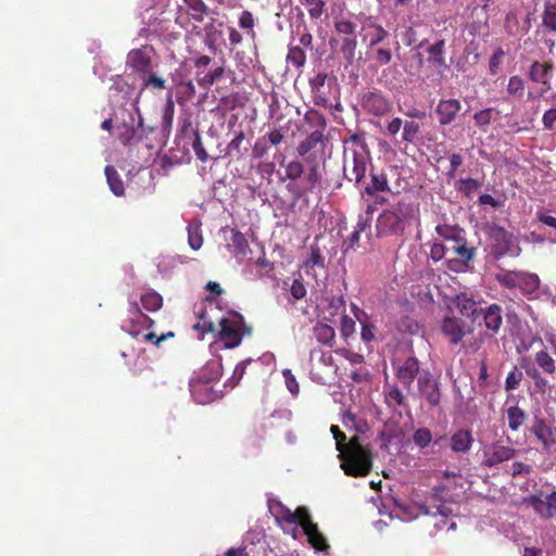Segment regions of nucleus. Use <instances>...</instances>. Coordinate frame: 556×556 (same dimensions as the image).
Listing matches in <instances>:
<instances>
[{
	"label": "nucleus",
	"instance_id": "obj_18",
	"mask_svg": "<svg viewBox=\"0 0 556 556\" xmlns=\"http://www.w3.org/2000/svg\"><path fill=\"white\" fill-rule=\"evenodd\" d=\"M441 330L451 344H458L467 333L466 323L454 316H447L442 320Z\"/></svg>",
	"mask_w": 556,
	"mask_h": 556
},
{
	"label": "nucleus",
	"instance_id": "obj_6",
	"mask_svg": "<svg viewBox=\"0 0 556 556\" xmlns=\"http://www.w3.org/2000/svg\"><path fill=\"white\" fill-rule=\"evenodd\" d=\"M219 338L228 349L237 348L244 333H251V327L245 326L242 315L236 313L232 318H222L219 321Z\"/></svg>",
	"mask_w": 556,
	"mask_h": 556
},
{
	"label": "nucleus",
	"instance_id": "obj_28",
	"mask_svg": "<svg viewBox=\"0 0 556 556\" xmlns=\"http://www.w3.org/2000/svg\"><path fill=\"white\" fill-rule=\"evenodd\" d=\"M541 26L547 33L556 34V2H546L541 14Z\"/></svg>",
	"mask_w": 556,
	"mask_h": 556
},
{
	"label": "nucleus",
	"instance_id": "obj_36",
	"mask_svg": "<svg viewBox=\"0 0 556 556\" xmlns=\"http://www.w3.org/2000/svg\"><path fill=\"white\" fill-rule=\"evenodd\" d=\"M231 245L237 257H245L251 253L249 242L245 236L240 231H233L231 237Z\"/></svg>",
	"mask_w": 556,
	"mask_h": 556
},
{
	"label": "nucleus",
	"instance_id": "obj_21",
	"mask_svg": "<svg viewBox=\"0 0 556 556\" xmlns=\"http://www.w3.org/2000/svg\"><path fill=\"white\" fill-rule=\"evenodd\" d=\"M503 309L498 304H491L485 308H480V314L483 315L485 327L494 333H497L503 324Z\"/></svg>",
	"mask_w": 556,
	"mask_h": 556
},
{
	"label": "nucleus",
	"instance_id": "obj_12",
	"mask_svg": "<svg viewBox=\"0 0 556 556\" xmlns=\"http://www.w3.org/2000/svg\"><path fill=\"white\" fill-rule=\"evenodd\" d=\"M366 169L367 159L365 155L355 150H352L351 156L346 151L344 152L343 174L348 180L358 184L365 177Z\"/></svg>",
	"mask_w": 556,
	"mask_h": 556
},
{
	"label": "nucleus",
	"instance_id": "obj_25",
	"mask_svg": "<svg viewBox=\"0 0 556 556\" xmlns=\"http://www.w3.org/2000/svg\"><path fill=\"white\" fill-rule=\"evenodd\" d=\"M473 438L468 430H458L451 437V448L456 453H466L471 448Z\"/></svg>",
	"mask_w": 556,
	"mask_h": 556
},
{
	"label": "nucleus",
	"instance_id": "obj_31",
	"mask_svg": "<svg viewBox=\"0 0 556 556\" xmlns=\"http://www.w3.org/2000/svg\"><path fill=\"white\" fill-rule=\"evenodd\" d=\"M106 182L110 187V190L116 195L122 197L125 193L124 182L117 173V170L112 165H106L105 169Z\"/></svg>",
	"mask_w": 556,
	"mask_h": 556
},
{
	"label": "nucleus",
	"instance_id": "obj_64",
	"mask_svg": "<svg viewBox=\"0 0 556 556\" xmlns=\"http://www.w3.org/2000/svg\"><path fill=\"white\" fill-rule=\"evenodd\" d=\"M355 331V321L349 317L348 315L343 314L341 316V325H340V332L342 337L349 338L351 334H353Z\"/></svg>",
	"mask_w": 556,
	"mask_h": 556
},
{
	"label": "nucleus",
	"instance_id": "obj_52",
	"mask_svg": "<svg viewBox=\"0 0 556 556\" xmlns=\"http://www.w3.org/2000/svg\"><path fill=\"white\" fill-rule=\"evenodd\" d=\"M386 401L389 406H403L405 405V397L399 387L393 386L386 393Z\"/></svg>",
	"mask_w": 556,
	"mask_h": 556
},
{
	"label": "nucleus",
	"instance_id": "obj_5",
	"mask_svg": "<svg viewBox=\"0 0 556 556\" xmlns=\"http://www.w3.org/2000/svg\"><path fill=\"white\" fill-rule=\"evenodd\" d=\"M445 250H447L448 255L446 266L455 273L466 271L477 253L475 247L468 245L466 235L446 243Z\"/></svg>",
	"mask_w": 556,
	"mask_h": 556
},
{
	"label": "nucleus",
	"instance_id": "obj_17",
	"mask_svg": "<svg viewBox=\"0 0 556 556\" xmlns=\"http://www.w3.org/2000/svg\"><path fill=\"white\" fill-rule=\"evenodd\" d=\"M462 104L457 99L439 100L434 113L441 126H447L454 123L459 115Z\"/></svg>",
	"mask_w": 556,
	"mask_h": 556
},
{
	"label": "nucleus",
	"instance_id": "obj_29",
	"mask_svg": "<svg viewBox=\"0 0 556 556\" xmlns=\"http://www.w3.org/2000/svg\"><path fill=\"white\" fill-rule=\"evenodd\" d=\"M455 303L456 307L463 316L476 317L478 314H480L478 303L464 293L456 296Z\"/></svg>",
	"mask_w": 556,
	"mask_h": 556
},
{
	"label": "nucleus",
	"instance_id": "obj_20",
	"mask_svg": "<svg viewBox=\"0 0 556 556\" xmlns=\"http://www.w3.org/2000/svg\"><path fill=\"white\" fill-rule=\"evenodd\" d=\"M336 371L337 366L329 353L321 352L318 362L312 365V374L324 384L327 382V378H330Z\"/></svg>",
	"mask_w": 556,
	"mask_h": 556
},
{
	"label": "nucleus",
	"instance_id": "obj_50",
	"mask_svg": "<svg viewBox=\"0 0 556 556\" xmlns=\"http://www.w3.org/2000/svg\"><path fill=\"white\" fill-rule=\"evenodd\" d=\"M403 128V121L401 117H393L386 125L384 134L390 137L394 144H397L400 141L397 139V135L400 130Z\"/></svg>",
	"mask_w": 556,
	"mask_h": 556
},
{
	"label": "nucleus",
	"instance_id": "obj_47",
	"mask_svg": "<svg viewBox=\"0 0 556 556\" xmlns=\"http://www.w3.org/2000/svg\"><path fill=\"white\" fill-rule=\"evenodd\" d=\"M481 188V182L473 178H460L457 181V190L466 197H471Z\"/></svg>",
	"mask_w": 556,
	"mask_h": 556
},
{
	"label": "nucleus",
	"instance_id": "obj_37",
	"mask_svg": "<svg viewBox=\"0 0 556 556\" xmlns=\"http://www.w3.org/2000/svg\"><path fill=\"white\" fill-rule=\"evenodd\" d=\"M534 361L536 365L547 375L556 374V364L553 357L544 350L535 353Z\"/></svg>",
	"mask_w": 556,
	"mask_h": 556
},
{
	"label": "nucleus",
	"instance_id": "obj_19",
	"mask_svg": "<svg viewBox=\"0 0 556 556\" xmlns=\"http://www.w3.org/2000/svg\"><path fill=\"white\" fill-rule=\"evenodd\" d=\"M427 61L440 74L450 68L446 62L445 40L440 39L427 48Z\"/></svg>",
	"mask_w": 556,
	"mask_h": 556
},
{
	"label": "nucleus",
	"instance_id": "obj_2",
	"mask_svg": "<svg viewBox=\"0 0 556 556\" xmlns=\"http://www.w3.org/2000/svg\"><path fill=\"white\" fill-rule=\"evenodd\" d=\"M339 453L341 468L346 476L364 477L371 471V451L361 443L358 437H353Z\"/></svg>",
	"mask_w": 556,
	"mask_h": 556
},
{
	"label": "nucleus",
	"instance_id": "obj_11",
	"mask_svg": "<svg viewBox=\"0 0 556 556\" xmlns=\"http://www.w3.org/2000/svg\"><path fill=\"white\" fill-rule=\"evenodd\" d=\"M152 53L153 48L150 46L132 49L127 55V65L141 78L152 71Z\"/></svg>",
	"mask_w": 556,
	"mask_h": 556
},
{
	"label": "nucleus",
	"instance_id": "obj_48",
	"mask_svg": "<svg viewBox=\"0 0 556 556\" xmlns=\"http://www.w3.org/2000/svg\"><path fill=\"white\" fill-rule=\"evenodd\" d=\"M304 121L311 126L315 127V130H321V132L324 134L325 128L327 126L326 117L324 114L316 110H311L306 112Z\"/></svg>",
	"mask_w": 556,
	"mask_h": 556
},
{
	"label": "nucleus",
	"instance_id": "obj_8",
	"mask_svg": "<svg viewBox=\"0 0 556 556\" xmlns=\"http://www.w3.org/2000/svg\"><path fill=\"white\" fill-rule=\"evenodd\" d=\"M395 378L407 391L412 390L414 380L422 372L417 357L408 356L404 359L396 358L392 362Z\"/></svg>",
	"mask_w": 556,
	"mask_h": 556
},
{
	"label": "nucleus",
	"instance_id": "obj_61",
	"mask_svg": "<svg viewBox=\"0 0 556 556\" xmlns=\"http://www.w3.org/2000/svg\"><path fill=\"white\" fill-rule=\"evenodd\" d=\"M542 124L545 130L556 132V108H551L544 112Z\"/></svg>",
	"mask_w": 556,
	"mask_h": 556
},
{
	"label": "nucleus",
	"instance_id": "obj_27",
	"mask_svg": "<svg viewBox=\"0 0 556 556\" xmlns=\"http://www.w3.org/2000/svg\"><path fill=\"white\" fill-rule=\"evenodd\" d=\"M117 138L124 146H130L134 142L140 141L141 138H137L136 134L137 130L134 126V117L130 116L129 122H123L122 124L117 125Z\"/></svg>",
	"mask_w": 556,
	"mask_h": 556
},
{
	"label": "nucleus",
	"instance_id": "obj_49",
	"mask_svg": "<svg viewBox=\"0 0 556 556\" xmlns=\"http://www.w3.org/2000/svg\"><path fill=\"white\" fill-rule=\"evenodd\" d=\"M305 268L307 271L309 269H314V267L324 268L325 267V260L321 255L320 249L317 245L311 247V255L304 263Z\"/></svg>",
	"mask_w": 556,
	"mask_h": 556
},
{
	"label": "nucleus",
	"instance_id": "obj_14",
	"mask_svg": "<svg viewBox=\"0 0 556 556\" xmlns=\"http://www.w3.org/2000/svg\"><path fill=\"white\" fill-rule=\"evenodd\" d=\"M554 63L552 61H533L528 68L527 77L530 81L543 86V91L552 89Z\"/></svg>",
	"mask_w": 556,
	"mask_h": 556
},
{
	"label": "nucleus",
	"instance_id": "obj_26",
	"mask_svg": "<svg viewBox=\"0 0 556 556\" xmlns=\"http://www.w3.org/2000/svg\"><path fill=\"white\" fill-rule=\"evenodd\" d=\"M365 191L367 194L371 197L377 194L378 192H389L390 187L387 175L382 172L372 170L370 173V182L365 188Z\"/></svg>",
	"mask_w": 556,
	"mask_h": 556
},
{
	"label": "nucleus",
	"instance_id": "obj_55",
	"mask_svg": "<svg viewBox=\"0 0 556 556\" xmlns=\"http://www.w3.org/2000/svg\"><path fill=\"white\" fill-rule=\"evenodd\" d=\"M414 443L424 448L427 447L432 441V434L429 429L421 428L415 431L413 435Z\"/></svg>",
	"mask_w": 556,
	"mask_h": 556
},
{
	"label": "nucleus",
	"instance_id": "obj_16",
	"mask_svg": "<svg viewBox=\"0 0 556 556\" xmlns=\"http://www.w3.org/2000/svg\"><path fill=\"white\" fill-rule=\"evenodd\" d=\"M526 502L540 515L543 519H551L556 516V491L547 494L545 498L541 495H531Z\"/></svg>",
	"mask_w": 556,
	"mask_h": 556
},
{
	"label": "nucleus",
	"instance_id": "obj_4",
	"mask_svg": "<svg viewBox=\"0 0 556 556\" xmlns=\"http://www.w3.org/2000/svg\"><path fill=\"white\" fill-rule=\"evenodd\" d=\"M495 280L506 289H519L525 295L536 293L541 283L536 274L523 270H502L495 275Z\"/></svg>",
	"mask_w": 556,
	"mask_h": 556
},
{
	"label": "nucleus",
	"instance_id": "obj_59",
	"mask_svg": "<svg viewBox=\"0 0 556 556\" xmlns=\"http://www.w3.org/2000/svg\"><path fill=\"white\" fill-rule=\"evenodd\" d=\"M505 56V51L500 47L497 48L489 60V72L491 75H496L500 70V65L502 64L503 58Z\"/></svg>",
	"mask_w": 556,
	"mask_h": 556
},
{
	"label": "nucleus",
	"instance_id": "obj_42",
	"mask_svg": "<svg viewBox=\"0 0 556 556\" xmlns=\"http://www.w3.org/2000/svg\"><path fill=\"white\" fill-rule=\"evenodd\" d=\"M140 301L143 308L149 312H156L163 304L162 296L154 291L142 294Z\"/></svg>",
	"mask_w": 556,
	"mask_h": 556
},
{
	"label": "nucleus",
	"instance_id": "obj_43",
	"mask_svg": "<svg viewBox=\"0 0 556 556\" xmlns=\"http://www.w3.org/2000/svg\"><path fill=\"white\" fill-rule=\"evenodd\" d=\"M188 243L192 250H199L203 244L201 226L199 224H189L187 227Z\"/></svg>",
	"mask_w": 556,
	"mask_h": 556
},
{
	"label": "nucleus",
	"instance_id": "obj_53",
	"mask_svg": "<svg viewBox=\"0 0 556 556\" xmlns=\"http://www.w3.org/2000/svg\"><path fill=\"white\" fill-rule=\"evenodd\" d=\"M192 135H193L192 149H193L197 157L201 162H206L208 160V154H207L205 148L203 147L200 131L192 130Z\"/></svg>",
	"mask_w": 556,
	"mask_h": 556
},
{
	"label": "nucleus",
	"instance_id": "obj_9",
	"mask_svg": "<svg viewBox=\"0 0 556 556\" xmlns=\"http://www.w3.org/2000/svg\"><path fill=\"white\" fill-rule=\"evenodd\" d=\"M326 137L321 130L312 131L296 147V152L307 163H315L325 153Z\"/></svg>",
	"mask_w": 556,
	"mask_h": 556
},
{
	"label": "nucleus",
	"instance_id": "obj_51",
	"mask_svg": "<svg viewBox=\"0 0 556 556\" xmlns=\"http://www.w3.org/2000/svg\"><path fill=\"white\" fill-rule=\"evenodd\" d=\"M334 29L338 34L345 37L356 36V24L350 20H337L334 22Z\"/></svg>",
	"mask_w": 556,
	"mask_h": 556
},
{
	"label": "nucleus",
	"instance_id": "obj_40",
	"mask_svg": "<svg viewBox=\"0 0 556 556\" xmlns=\"http://www.w3.org/2000/svg\"><path fill=\"white\" fill-rule=\"evenodd\" d=\"M184 3L187 5L190 15L193 20L197 22H202L204 18V15L207 14L208 8L204 3L203 0H182Z\"/></svg>",
	"mask_w": 556,
	"mask_h": 556
},
{
	"label": "nucleus",
	"instance_id": "obj_30",
	"mask_svg": "<svg viewBox=\"0 0 556 556\" xmlns=\"http://www.w3.org/2000/svg\"><path fill=\"white\" fill-rule=\"evenodd\" d=\"M313 333L319 343L332 346L336 337V332L332 326H329L323 321H318L313 328Z\"/></svg>",
	"mask_w": 556,
	"mask_h": 556
},
{
	"label": "nucleus",
	"instance_id": "obj_60",
	"mask_svg": "<svg viewBox=\"0 0 556 556\" xmlns=\"http://www.w3.org/2000/svg\"><path fill=\"white\" fill-rule=\"evenodd\" d=\"M445 249H446V243L433 242L430 245V254L429 255L434 262L442 261L443 258L447 260L448 255H447V250H445Z\"/></svg>",
	"mask_w": 556,
	"mask_h": 556
},
{
	"label": "nucleus",
	"instance_id": "obj_63",
	"mask_svg": "<svg viewBox=\"0 0 556 556\" xmlns=\"http://www.w3.org/2000/svg\"><path fill=\"white\" fill-rule=\"evenodd\" d=\"M521 379L522 374L518 371L517 368L515 367L514 370H511L506 377L505 389L507 391L517 389L521 382Z\"/></svg>",
	"mask_w": 556,
	"mask_h": 556
},
{
	"label": "nucleus",
	"instance_id": "obj_33",
	"mask_svg": "<svg viewBox=\"0 0 556 556\" xmlns=\"http://www.w3.org/2000/svg\"><path fill=\"white\" fill-rule=\"evenodd\" d=\"M367 49L370 58L380 66L388 65L392 61V50L383 43L375 48Z\"/></svg>",
	"mask_w": 556,
	"mask_h": 556
},
{
	"label": "nucleus",
	"instance_id": "obj_35",
	"mask_svg": "<svg viewBox=\"0 0 556 556\" xmlns=\"http://www.w3.org/2000/svg\"><path fill=\"white\" fill-rule=\"evenodd\" d=\"M288 522L299 525L303 531L308 528V526L313 525V520L308 510L305 507H298L293 513H290L286 518Z\"/></svg>",
	"mask_w": 556,
	"mask_h": 556
},
{
	"label": "nucleus",
	"instance_id": "obj_56",
	"mask_svg": "<svg viewBox=\"0 0 556 556\" xmlns=\"http://www.w3.org/2000/svg\"><path fill=\"white\" fill-rule=\"evenodd\" d=\"M304 167L300 161H291L285 166L286 178L295 180L303 174Z\"/></svg>",
	"mask_w": 556,
	"mask_h": 556
},
{
	"label": "nucleus",
	"instance_id": "obj_45",
	"mask_svg": "<svg viewBox=\"0 0 556 556\" xmlns=\"http://www.w3.org/2000/svg\"><path fill=\"white\" fill-rule=\"evenodd\" d=\"M419 131H420V125L417 122H414V121L404 122L401 141L407 142V143L415 142Z\"/></svg>",
	"mask_w": 556,
	"mask_h": 556
},
{
	"label": "nucleus",
	"instance_id": "obj_58",
	"mask_svg": "<svg viewBox=\"0 0 556 556\" xmlns=\"http://www.w3.org/2000/svg\"><path fill=\"white\" fill-rule=\"evenodd\" d=\"M533 469L531 465L522 462H514L510 467V475L514 478L523 477L527 478L532 473Z\"/></svg>",
	"mask_w": 556,
	"mask_h": 556
},
{
	"label": "nucleus",
	"instance_id": "obj_13",
	"mask_svg": "<svg viewBox=\"0 0 556 556\" xmlns=\"http://www.w3.org/2000/svg\"><path fill=\"white\" fill-rule=\"evenodd\" d=\"M417 387L419 393L426 399L429 406H438L441 402L439 382L428 370H422L418 376Z\"/></svg>",
	"mask_w": 556,
	"mask_h": 556
},
{
	"label": "nucleus",
	"instance_id": "obj_46",
	"mask_svg": "<svg viewBox=\"0 0 556 556\" xmlns=\"http://www.w3.org/2000/svg\"><path fill=\"white\" fill-rule=\"evenodd\" d=\"M357 47L356 36L344 37L341 42V52L348 63L352 64L355 58Z\"/></svg>",
	"mask_w": 556,
	"mask_h": 556
},
{
	"label": "nucleus",
	"instance_id": "obj_62",
	"mask_svg": "<svg viewBox=\"0 0 556 556\" xmlns=\"http://www.w3.org/2000/svg\"><path fill=\"white\" fill-rule=\"evenodd\" d=\"M492 116H493V109L489 108V109H484V110L477 112L473 115V121L477 126L484 127L491 123Z\"/></svg>",
	"mask_w": 556,
	"mask_h": 556
},
{
	"label": "nucleus",
	"instance_id": "obj_39",
	"mask_svg": "<svg viewBox=\"0 0 556 556\" xmlns=\"http://www.w3.org/2000/svg\"><path fill=\"white\" fill-rule=\"evenodd\" d=\"M435 231L444 240L443 243H448L458 239V237L466 235L463 228L450 225H438L435 227Z\"/></svg>",
	"mask_w": 556,
	"mask_h": 556
},
{
	"label": "nucleus",
	"instance_id": "obj_7",
	"mask_svg": "<svg viewBox=\"0 0 556 556\" xmlns=\"http://www.w3.org/2000/svg\"><path fill=\"white\" fill-rule=\"evenodd\" d=\"M517 455V450L511 445L505 444L503 441H495L486 444L482 448L481 465L486 468H494L498 465L508 462Z\"/></svg>",
	"mask_w": 556,
	"mask_h": 556
},
{
	"label": "nucleus",
	"instance_id": "obj_3",
	"mask_svg": "<svg viewBox=\"0 0 556 556\" xmlns=\"http://www.w3.org/2000/svg\"><path fill=\"white\" fill-rule=\"evenodd\" d=\"M489 239L491 253L494 258L500 260L504 256L518 257L521 248L517 237L506 230L504 227L493 224L489 226Z\"/></svg>",
	"mask_w": 556,
	"mask_h": 556
},
{
	"label": "nucleus",
	"instance_id": "obj_22",
	"mask_svg": "<svg viewBox=\"0 0 556 556\" xmlns=\"http://www.w3.org/2000/svg\"><path fill=\"white\" fill-rule=\"evenodd\" d=\"M190 391L192 396L201 404L211 402L215 397V392L207 381L193 379L190 382Z\"/></svg>",
	"mask_w": 556,
	"mask_h": 556
},
{
	"label": "nucleus",
	"instance_id": "obj_32",
	"mask_svg": "<svg viewBox=\"0 0 556 556\" xmlns=\"http://www.w3.org/2000/svg\"><path fill=\"white\" fill-rule=\"evenodd\" d=\"M506 416L508 420V428L511 431H517L525 424L527 419L526 412L518 405H514L507 408Z\"/></svg>",
	"mask_w": 556,
	"mask_h": 556
},
{
	"label": "nucleus",
	"instance_id": "obj_54",
	"mask_svg": "<svg viewBox=\"0 0 556 556\" xmlns=\"http://www.w3.org/2000/svg\"><path fill=\"white\" fill-rule=\"evenodd\" d=\"M239 26L242 28V29H248V34L254 38L255 37V31H254V26H255V20H254V16L252 14V12L250 11H243L239 17Z\"/></svg>",
	"mask_w": 556,
	"mask_h": 556
},
{
	"label": "nucleus",
	"instance_id": "obj_1",
	"mask_svg": "<svg viewBox=\"0 0 556 556\" xmlns=\"http://www.w3.org/2000/svg\"><path fill=\"white\" fill-rule=\"evenodd\" d=\"M418 214V204L409 199L402 198L378 216L376 222L377 237H402L406 226L417 219Z\"/></svg>",
	"mask_w": 556,
	"mask_h": 556
},
{
	"label": "nucleus",
	"instance_id": "obj_23",
	"mask_svg": "<svg viewBox=\"0 0 556 556\" xmlns=\"http://www.w3.org/2000/svg\"><path fill=\"white\" fill-rule=\"evenodd\" d=\"M304 534L307 536L308 543L319 552H324L326 554L329 553L330 545L327 542L325 535L319 531L317 523H313L308 526L306 530H304Z\"/></svg>",
	"mask_w": 556,
	"mask_h": 556
},
{
	"label": "nucleus",
	"instance_id": "obj_10",
	"mask_svg": "<svg viewBox=\"0 0 556 556\" xmlns=\"http://www.w3.org/2000/svg\"><path fill=\"white\" fill-rule=\"evenodd\" d=\"M362 109L370 115L381 117L392 111V103L379 91H368L362 96Z\"/></svg>",
	"mask_w": 556,
	"mask_h": 556
},
{
	"label": "nucleus",
	"instance_id": "obj_44",
	"mask_svg": "<svg viewBox=\"0 0 556 556\" xmlns=\"http://www.w3.org/2000/svg\"><path fill=\"white\" fill-rule=\"evenodd\" d=\"M287 62L300 68L306 63V53L300 46H289Z\"/></svg>",
	"mask_w": 556,
	"mask_h": 556
},
{
	"label": "nucleus",
	"instance_id": "obj_15",
	"mask_svg": "<svg viewBox=\"0 0 556 556\" xmlns=\"http://www.w3.org/2000/svg\"><path fill=\"white\" fill-rule=\"evenodd\" d=\"M530 432L542 444L543 452L549 453L556 446V428L549 426L545 419L536 418Z\"/></svg>",
	"mask_w": 556,
	"mask_h": 556
},
{
	"label": "nucleus",
	"instance_id": "obj_24",
	"mask_svg": "<svg viewBox=\"0 0 556 556\" xmlns=\"http://www.w3.org/2000/svg\"><path fill=\"white\" fill-rule=\"evenodd\" d=\"M366 28L369 30L366 36V38H368L367 48H375L382 45L390 37V33L381 24L376 22L370 21L366 25Z\"/></svg>",
	"mask_w": 556,
	"mask_h": 556
},
{
	"label": "nucleus",
	"instance_id": "obj_34",
	"mask_svg": "<svg viewBox=\"0 0 556 556\" xmlns=\"http://www.w3.org/2000/svg\"><path fill=\"white\" fill-rule=\"evenodd\" d=\"M506 92L509 97L522 99L526 93V80L520 75L509 77Z\"/></svg>",
	"mask_w": 556,
	"mask_h": 556
},
{
	"label": "nucleus",
	"instance_id": "obj_38",
	"mask_svg": "<svg viewBox=\"0 0 556 556\" xmlns=\"http://www.w3.org/2000/svg\"><path fill=\"white\" fill-rule=\"evenodd\" d=\"M142 83L141 90L152 89V90H164L166 88V80L159 76L153 71L146 74L140 78Z\"/></svg>",
	"mask_w": 556,
	"mask_h": 556
},
{
	"label": "nucleus",
	"instance_id": "obj_57",
	"mask_svg": "<svg viewBox=\"0 0 556 556\" xmlns=\"http://www.w3.org/2000/svg\"><path fill=\"white\" fill-rule=\"evenodd\" d=\"M303 4L308 9V14L312 18H319L324 13V0H304Z\"/></svg>",
	"mask_w": 556,
	"mask_h": 556
},
{
	"label": "nucleus",
	"instance_id": "obj_41",
	"mask_svg": "<svg viewBox=\"0 0 556 556\" xmlns=\"http://www.w3.org/2000/svg\"><path fill=\"white\" fill-rule=\"evenodd\" d=\"M174 113H175V103H174L172 93H168L166 103H165V106L163 110L162 122H161L162 128L166 132H169V130L172 128Z\"/></svg>",
	"mask_w": 556,
	"mask_h": 556
}]
</instances>
